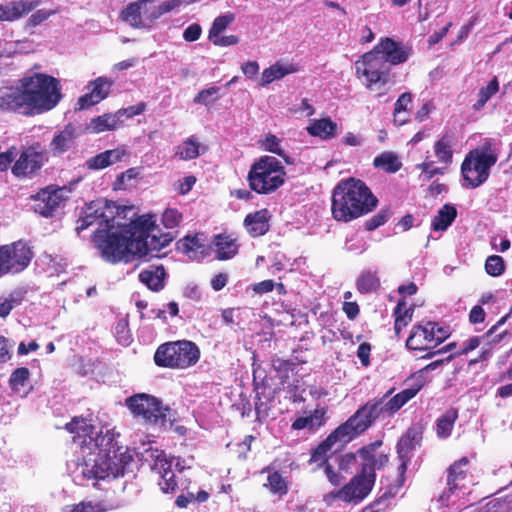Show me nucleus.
I'll list each match as a JSON object with an SVG mask.
<instances>
[{
    "label": "nucleus",
    "mask_w": 512,
    "mask_h": 512,
    "mask_svg": "<svg viewBox=\"0 0 512 512\" xmlns=\"http://www.w3.org/2000/svg\"><path fill=\"white\" fill-rule=\"evenodd\" d=\"M380 445L381 442H375L358 450V455L362 460V464L370 463V465L373 467V473H375V469L381 468L388 462V457L386 455H375L374 453L375 449Z\"/></svg>",
    "instance_id": "f704fd0d"
},
{
    "label": "nucleus",
    "mask_w": 512,
    "mask_h": 512,
    "mask_svg": "<svg viewBox=\"0 0 512 512\" xmlns=\"http://www.w3.org/2000/svg\"><path fill=\"white\" fill-rule=\"evenodd\" d=\"M376 474L373 473V467L370 463L362 464L361 472L355 475L341 489L330 492L326 500L339 499L346 503L358 504L362 502L372 491L375 484Z\"/></svg>",
    "instance_id": "f8f14e48"
},
{
    "label": "nucleus",
    "mask_w": 512,
    "mask_h": 512,
    "mask_svg": "<svg viewBox=\"0 0 512 512\" xmlns=\"http://www.w3.org/2000/svg\"><path fill=\"white\" fill-rule=\"evenodd\" d=\"M29 376L30 371L28 368L20 367L15 369L9 379L11 390L21 397L26 396L30 391Z\"/></svg>",
    "instance_id": "72a5a7b5"
},
{
    "label": "nucleus",
    "mask_w": 512,
    "mask_h": 512,
    "mask_svg": "<svg viewBox=\"0 0 512 512\" xmlns=\"http://www.w3.org/2000/svg\"><path fill=\"white\" fill-rule=\"evenodd\" d=\"M296 71L297 67L294 64L277 61L270 67L263 70L259 85L265 87L276 80H280L289 74L295 73Z\"/></svg>",
    "instance_id": "bb28decb"
},
{
    "label": "nucleus",
    "mask_w": 512,
    "mask_h": 512,
    "mask_svg": "<svg viewBox=\"0 0 512 512\" xmlns=\"http://www.w3.org/2000/svg\"><path fill=\"white\" fill-rule=\"evenodd\" d=\"M325 414V407H316L310 414L298 417L292 423V428L294 430L308 429L312 431L324 424Z\"/></svg>",
    "instance_id": "c756f323"
},
{
    "label": "nucleus",
    "mask_w": 512,
    "mask_h": 512,
    "mask_svg": "<svg viewBox=\"0 0 512 512\" xmlns=\"http://www.w3.org/2000/svg\"><path fill=\"white\" fill-rule=\"evenodd\" d=\"M363 432V428L355 426L351 418H349L345 423L340 425L334 432H332L325 441H323L312 453L311 462L318 463L322 465L326 462L328 457V452L331 450L332 446L339 443H347L357 437L359 434Z\"/></svg>",
    "instance_id": "2eb2a0df"
},
{
    "label": "nucleus",
    "mask_w": 512,
    "mask_h": 512,
    "mask_svg": "<svg viewBox=\"0 0 512 512\" xmlns=\"http://www.w3.org/2000/svg\"><path fill=\"white\" fill-rule=\"evenodd\" d=\"M195 183V176L188 175L177 181V183L175 184V189L178 191L179 194L185 195L193 188Z\"/></svg>",
    "instance_id": "052dcab7"
},
{
    "label": "nucleus",
    "mask_w": 512,
    "mask_h": 512,
    "mask_svg": "<svg viewBox=\"0 0 512 512\" xmlns=\"http://www.w3.org/2000/svg\"><path fill=\"white\" fill-rule=\"evenodd\" d=\"M1 249L5 256L8 273L21 272L31 261L32 253L26 243L19 241L11 246H2Z\"/></svg>",
    "instance_id": "6ab92c4d"
},
{
    "label": "nucleus",
    "mask_w": 512,
    "mask_h": 512,
    "mask_svg": "<svg viewBox=\"0 0 512 512\" xmlns=\"http://www.w3.org/2000/svg\"><path fill=\"white\" fill-rule=\"evenodd\" d=\"M306 130L311 136L327 140L336 136L337 124L330 118L312 119Z\"/></svg>",
    "instance_id": "c85d7f7f"
},
{
    "label": "nucleus",
    "mask_w": 512,
    "mask_h": 512,
    "mask_svg": "<svg viewBox=\"0 0 512 512\" xmlns=\"http://www.w3.org/2000/svg\"><path fill=\"white\" fill-rule=\"evenodd\" d=\"M457 215L456 209L450 205H444L432 220V228L435 231L446 230L454 221Z\"/></svg>",
    "instance_id": "58836bf2"
},
{
    "label": "nucleus",
    "mask_w": 512,
    "mask_h": 512,
    "mask_svg": "<svg viewBox=\"0 0 512 512\" xmlns=\"http://www.w3.org/2000/svg\"><path fill=\"white\" fill-rule=\"evenodd\" d=\"M395 325L394 329L396 334H400L401 330L406 327L412 320L413 308L408 306L406 302L399 301L395 311Z\"/></svg>",
    "instance_id": "ea45409f"
},
{
    "label": "nucleus",
    "mask_w": 512,
    "mask_h": 512,
    "mask_svg": "<svg viewBox=\"0 0 512 512\" xmlns=\"http://www.w3.org/2000/svg\"><path fill=\"white\" fill-rule=\"evenodd\" d=\"M501 145L495 139H485L464 158L461 165L463 186L477 188L490 175V169L496 164L500 155Z\"/></svg>",
    "instance_id": "39448f33"
},
{
    "label": "nucleus",
    "mask_w": 512,
    "mask_h": 512,
    "mask_svg": "<svg viewBox=\"0 0 512 512\" xmlns=\"http://www.w3.org/2000/svg\"><path fill=\"white\" fill-rule=\"evenodd\" d=\"M416 168L421 170L420 178L424 181L430 180L435 175L444 174V169L435 166L433 161H425L423 163L417 164Z\"/></svg>",
    "instance_id": "864d4df0"
},
{
    "label": "nucleus",
    "mask_w": 512,
    "mask_h": 512,
    "mask_svg": "<svg viewBox=\"0 0 512 512\" xmlns=\"http://www.w3.org/2000/svg\"><path fill=\"white\" fill-rule=\"evenodd\" d=\"M126 405L134 415L142 417L149 424L160 428L167 424L169 409L163 407L160 401L153 396L138 394L128 398Z\"/></svg>",
    "instance_id": "4468645a"
},
{
    "label": "nucleus",
    "mask_w": 512,
    "mask_h": 512,
    "mask_svg": "<svg viewBox=\"0 0 512 512\" xmlns=\"http://www.w3.org/2000/svg\"><path fill=\"white\" fill-rule=\"evenodd\" d=\"M166 272L163 266L150 267L139 274L140 281L153 291L164 287Z\"/></svg>",
    "instance_id": "2f4dec72"
},
{
    "label": "nucleus",
    "mask_w": 512,
    "mask_h": 512,
    "mask_svg": "<svg viewBox=\"0 0 512 512\" xmlns=\"http://www.w3.org/2000/svg\"><path fill=\"white\" fill-rule=\"evenodd\" d=\"M458 417L457 411L450 409L443 414L436 423V432L440 438L450 436L454 423Z\"/></svg>",
    "instance_id": "a19ab883"
},
{
    "label": "nucleus",
    "mask_w": 512,
    "mask_h": 512,
    "mask_svg": "<svg viewBox=\"0 0 512 512\" xmlns=\"http://www.w3.org/2000/svg\"><path fill=\"white\" fill-rule=\"evenodd\" d=\"M206 148L197 140L195 136H191L181 142L175 150V154L182 160H192L204 153Z\"/></svg>",
    "instance_id": "473e14b6"
},
{
    "label": "nucleus",
    "mask_w": 512,
    "mask_h": 512,
    "mask_svg": "<svg viewBox=\"0 0 512 512\" xmlns=\"http://www.w3.org/2000/svg\"><path fill=\"white\" fill-rule=\"evenodd\" d=\"M499 89V84L496 78H493L485 87H482L478 93V99L474 104V108L476 110H480L484 107L487 101L497 93Z\"/></svg>",
    "instance_id": "49530a36"
},
{
    "label": "nucleus",
    "mask_w": 512,
    "mask_h": 512,
    "mask_svg": "<svg viewBox=\"0 0 512 512\" xmlns=\"http://www.w3.org/2000/svg\"><path fill=\"white\" fill-rule=\"evenodd\" d=\"M358 457V453H348L340 456L338 461L339 470L344 471L346 473L351 472L352 467L357 463Z\"/></svg>",
    "instance_id": "bf43d9fd"
},
{
    "label": "nucleus",
    "mask_w": 512,
    "mask_h": 512,
    "mask_svg": "<svg viewBox=\"0 0 512 512\" xmlns=\"http://www.w3.org/2000/svg\"><path fill=\"white\" fill-rule=\"evenodd\" d=\"M373 50L378 51L377 54L381 55V58L386 61L389 68L392 65L406 62L410 57V49L408 47L388 37L381 39Z\"/></svg>",
    "instance_id": "aec40b11"
},
{
    "label": "nucleus",
    "mask_w": 512,
    "mask_h": 512,
    "mask_svg": "<svg viewBox=\"0 0 512 512\" xmlns=\"http://www.w3.org/2000/svg\"><path fill=\"white\" fill-rule=\"evenodd\" d=\"M77 137L76 128L73 125H67L58 131L49 144V150L53 155H60L68 151Z\"/></svg>",
    "instance_id": "393cba45"
},
{
    "label": "nucleus",
    "mask_w": 512,
    "mask_h": 512,
    "mask_svg": "<svg viewBox=\"0 0 512 512\" xmlns=\"http://www.w3.org/2000/svg\"><path fill=\"white\" fill-rule=\"evenodd\" d=\"M423 386L424 381L419 380L418 383H413L411 387L403 389L392 398L388 399L385 395L378 401L365 404L350 418L355 426L357 428L361 426L364 432L376 418L391 416L399 411L409 400L417 395Z\"/></svg>",
    "instance_id": "0eeeda50"
},
{
    "label": "nucleus",
    "mask_w": 512,
    "mask_h": 512,
    "mask_svg": "<svg viewBox=\"0 0 512 512\" xmlns=\"http://www.w3.org/2000/svg\"><path fill=\"white\" fill-rule=\"evenodd\" d=\"M270 213L261 209L248 214L244 219V226L252 237L264 235L269 230Z\"/></svg>",
    "instance_id": "a878e982"
},
{
    "label": "nucleus",
    "mask_w": 512,
    "mask_h": 512,
    "mask_svg": "<svg viewBox=\"0 0 512 512\" xmlns=\"http://www.w3.org/2000/svg\"><path fill=\"white\" fill-rule=\"evenodd\" d=\"M261 146L265 151L276 154L284 158L286 162H289L288 156L286 155L285 151L281 148V140L277 136L273 134L267 135L262 140Z\"/></svg>",
    "instance_id": "de8ad7c7"
},
{
    "label": "nucleus",
    "mask_w": 512,
    "mask_h": 512,
    "mask_svg": "<svg viewBox=\"0 0 512 512\" xmlns=\"http://www.w3.org/2000/svg\"><path fill=\"white\" fill-rule=\"evenodd\" d=\"M485 271L492 277H498L505 271V263L501 256L491 255L485 261Z\"/></svg>",
    "instance_id": "09e8293b"
},
{
    "label": "nucleus",
    "mask_w": 512,
    "mask_h": 512,
    "mask_svg": "<svg viewBox=\"0 0 512 512\" xmlns=\"http://www.w3.org/2000/svg\"><path fill=\"white\" fill-rule=\"evenodd\" d=\"M265 485L273 493H278L280 495L287 493V483L282 475L276 471L268 475L267 483Z\"/></svg>",
    "instance_id": "8fccbe9b"
},
{
    "label": "nucleus",
    "mask_w": 512,
    "mask_h": 512,
    "mask_svg": "<svg viewBox=\"0 0 512 512\" xmlns=\"http://www.w3.org/2000/svg\"><path fill=\"white\" fill-rule=\"evenodd\" d=\"M127 155V151L123 147L106 150L101 152L86 161V166L91 170H100L108 166L116 164Z\"/></svg>",
    "instance_id": "b1692460"
},
{
    "label": "nucleus",
    "mask_w": 512,
    "mask_h": 512,
    "mask_svg": "<svg viewBox=\"0 0 512 512\" xmlns=\"http://www.w3.org/2000/svg\"><path fill=\"white\" fill-rule=\"evenodd\" d=\"M373 165L387 173H396L401 169L402 162L396 153L385 151L374 158Z\"/></svg>",
    "instance_id": "c9c22d12"
},
{
    "label": "nucleus",
    "mask_w": 512,
    "mask_h": 512,
    "mask_svg": "<svg viewBox=\"0 0 512 512\" xmlns=\"http://www.w3.org/2000/svg\"><path fill=\"white\" fill-rule=\"evenodd\" d=\"M422 440V431L419 426L410 427L407 432L400 438L397 445V452L401 463L399 472L402 475L410 461L411 453L420 445Z\"/></svg>",
    "instance_id": "412c9836"
},
{
    "label": "nucleus",
    "mask_w": 512,
    "mask_h": 512,
    "mask_svg": "<svg viewBox=\"0 0 512 512\" xmlns=\"http://www.w3.org/2000/svg\"><path fill=\"white\" fill-rule=\"evenodd\" d=\"M7 110L36 115L53 109L60 101L61 85L53 76L28 72L15 87L4 89Z\"/></svg>",
    "instance_id": "7ed1b4c3"
},
{
    "label": "nucleus",
    "mask_w": 512,
    "mask_h": 512,
    "mask_svg": "<svg viewBox=\"0 0 512 512\" xmlns=\"http://www.w3.org/2000/svg\"><path fill=\"white\" fill-rule=\"evenodd\" d=\"M143 458L151 462V467L160 475L159 486L164 493L174 492L177 487L175 472H182L190 465L179 457L169 456L164 451L148 448Z\"/></svg>",
    "instance_id": "9d476101"
},
{
    "label": "nucleus",
    "mask_w": 512,
    "mask_h": 512,
    "mask_svg": "<svg viewBox=\"0 0 512 512\" xmlns=\"http://www.w3.org/2000/svg\"><path fill=\"white\" fill-rule=\"evenodd\" d=\"M234 20L235 15L230 12L216 17L209 30L208 38L213 39L215 36L221 34Z\"/></svg>",
    "instance_id": "a18cd8bd"
},
{
    "label": "nucleus",
    "mask_w": 512,
    "mask_h": 512,
    "mask_svg": "<svg viewBox=\"0 0 512 512\" xmlns=\"http://www.w3.org/2000/svg\"><path fill=\"white\" fill-rule=\"evenodd\" d=\"M146 105L144 103H138L137 105L129 106L127 108L119 109L115 112L120 126H122L124 118H131L144 112Z\"/></svg>",
    "instance_id": "6e6d98bb"
},
{
    "label": "nucleus",
    "mask_w": 512,
    "mask_h": 512,
    "mask_svg": "<svg viewBox=\"0 0 512 512\" xmlns=\"http://www.w3.org/2000/svg\"><path fill=\"white\" fill-rule=\"evenodd\" d=\"M377 198L358 179L342 180L333 191L332 215L335 220L349 222L372 211Z\"/></svg>",
    "instance_id": "20e7f679"
},
{
    "label": "nucleus",
    "mask_w": 512,
    "mask_h": 512,
    "mask_svg": "<svg viewBox=\"0 0 512 512\" xmlns=\"http://www.w3.org/2000/svg\"><path fill=\"white\" fill-rule=\"evenodd\" d=\"M467 465L468 459L463 457L449 468L447 479L448 488L439 498L442 504L449 505L453 495L458 496L459 492H462V494L466 493L467 487L464 481L466 479ZM453 502L454 501H452V503Z\"/></svg>",
    "instance_id": "f3484780"
},
{
    "label": "nucleus",
    "mask_w": 512,
    "mask_h": 512,
    "mask_svg": "<svg viewBox=\"0 0 512 512\" xmlns=\"http://www.w3.org/2000/svg\"><path fill=\"white\" fill-rule=\"evenodd\" d=\"M449 337L448 329L435 322L415 325L406 340V347L414 351H429Z\"/></svg>",
    "instance_id": "ddd939ff"
},
{
    "label": "nucleus",
    "mask_w": 512,
    "mask_h": 512,
    "mask_svg": "<svg viewBox=\"0 0 512 512\" xmlns=\"http://www.w3.org/2000/svg\"><path fill=\"white\" fill-rule=\"evenodd\" d=\"M106 508L101 502L82 501L78 504L67 506L64 512H104Z\"/></svg>",
    "instance_id": "3c124183"
},
{
    "label": "nucleus",
    "mask_w": 512,
    "mask_h": 512,
    "mask_svg": "<svg viewBox=\"0 0 512 512\" xmlns=\"http://www.w3.org/2000/svg\"><path fill=\"white\" fill-rule=\"evenodd\" d=\"M379 287L380 279L377 272L370 269L363 270L356 280V288L361 294L373 293Z\"/></svg>",
    "instance_id": "e433bc0d"
},
{
    "label": "nucleus",
    "mask_w": 512,
    "mask_h": 512,
    "mask_svg": "<svg viewBox=\"0 0 512 512\" xmlns=\"http://www.w3.org/2000/svg\"><path fill=\"white\" fill-rule=\"evenodd\" d=\"M41 0H15L0 4V21H14L38 7Z\"/></svg>",
    "instance_id": "5701e85b"
},
{
    "label": "nucleus",
    "mask_w": 512,
    "mask_h": 512,
    "mask_svg": "<svg viewBox=\"0 0 512 512\" xmlns=\"http://www.w3.org/2000/svg\"><path fill=\"white\" fill-rule=\"evenodd\" d=\"M412 102V95L410 93H403L397 99L394 108V122L398 125L406 123L407 118L403 115L407 111L408 106Z\"/></svg>",
    "instance_id": "c03bdc74"
},
{
    "label": "nucleus",
    "mask_w": 512,
    "mask_h": 512,
    "mask_svg": "<svg viewBox=\"0 0 512 512\" xmlns=\"http://www.w3.org/2000/svg\"><path fill=\"white\" fill-rule=\"evenodd\" d=\"M17 154L18 152L15 147H11L6 152L0 154V172L7 170Z\"/></svg>",
    "instance_id": "0e129e2a"
},
{
    "label": "nucleus",
    "mask_w": 512,
    "mask_h": 512,
    "mask_svg": "<svg viewBox=\"0 0 512 512\" xmlns=\"http://www.w3.org/2000/svg\"><path fill=\"white\" fill-rule=\"evenodd\" d=\"M120 127L119 121L115 113H106L98 117L92 118L86 126L89 133L99 134L112 131Z\"/></svg>",
    "instance_id": "7c9ffc66"
},
{
    "label": "nucleus",
    "mask_w": 512,
    "mask_h": 512,
    "mask_svg": "<svg viewBox=\"0 0 512 512\" xmlns=\"http://www.w3.org/2000/svg\"><path fill=\"white\" fill-rule=\"evenodd\" d=\"M179 251L188 257H194L198 251H202L203 245L198 236H186L177 243Z\"/></svg>",
    "instance_id": "37998d69"
},
{
    "label": "nucleus",
    "mask_w": 512,
    "mask_h": 512,
    "mask_svg": "<svg viewBox=\"0 0 512 512\" xmlns=\"http://www.w3.org/2000/svg\"><path fill=\"white\" fill-rule=\"evenodd\" d=\"M202 28L199 24L193 23L189 25L183 32V38L187 42H194L201 36Z\"/></svg>",
    "instance_id": "338daca9"
},
{
    "label": "nucleus",
    "mask_w": 512,
    "mask_h": 512,
    "mask_svg": "<svg viewBox=\"0 0 512 512\" xmlns=\"http://www.w3.org/2000/svg\"><path fill=\"white\" fill-rule=\"evenodd\" d=\"M275 288V282L273 280H264L252 285V290L255 294H265L273 291Z\"/></svg>",
    "instance_id": "774afa93"
},
{
    "label": "nucleus",
    "mask_w": 512,
    "mask_h": 512,
    "mask_svg": "<svg viewBox=\"0 0 512 512\" xmlns=\"http://www.w3.org/2000/svg\"><path fill=\"white\" fill-rule=\"evenodd\" d=\"M213 247L219 260L231 259L238 252L236 239L230 235H216L213 240Z\"/></svg>",
    "instance_id": "cd10ccee"
},
{
    "label": "nucleus",
    "mask_w": 512,
    "mask_h": 512,
    "mask_svg": "<svg viewBox=\"0 0 512 512\" xmlns=\"http://www.w3.org/2000/svg\"><path fill=\"white\" fill-rule=\"evenodd\" d=\"M115 335L117 341L123 345L127 346L130 344L131 335L128 327V323L125 320H120L115 326Z\"/></svg>",
    "instance_id": "4d7b16f0"
},
{
    "label": "nucleus",
    "mask_w": 512,
    "mask_h": 512,
    "mask_svg": "<svg viewBox=\"0 0 512 512\" xmlns=\"http://www.w3.org/2000/svg\"><path fill=\"white\" fill-rule=\"evenodd\" d=\"M74 434L78 446L76 458L67 464L74 483L85 485L89 481L123 476L132 462V454L126 446L119 445L120 436L108 423L97 427L92 418L74 417L65 426Z\"/></svg>",
    "instance_id": "f03ea898"
},
{
    "label": "nucleus",
    "mask_w": 512,
    "mask_h": 512,
    "mask_svg": "<svg viewBox=\"0 0 512 512\" xmlns=\"http://www.w3.org/2000/svg\"><path fill=\"white\" fill-rule=\"evenodd\" d=\"M183 6L181 0H167L154 6V12L151 14L152 19H159L162 15L177 10Z\"/></svg>",
    "instance_id": "603ef678"
},
{
    "label": "nucleus",
    "mask_w": 512,
    "mask_h": 512,
    "mask_svg": "<svg viewBox=\"0 0 512 512\" xmlns=\"http://www.w3.org/2000/svg\"><path fill=\"white\" fill-rule=\"evenodd\" d=\"M39 149L40 145L36 144L21 153L19 159L12 167V172L15 176H29L41 168L46 159L44 152Z\"/></svg>",
    "instance_id": "a211bd4d"
},
{
    "label": "nucleus",
    "mask_w": 512,
    "mask_h": 512,
    "mask_svg": "<svg viewBox=\"0 0 512 512\" xmlns=\"http://www.w3.org/2000/svg\"><path fill=\"white\" fill-rule=\"evenodd\" d=\"M434 152L439 162L450 164L453 154L449 137L445 136L439 139L434 145Z\"/></svg>",
    "instance_id": "79ce46f5"
},
{
    "label": "nucleus",
    "mask_w": 512,
    "mask_h": 512,
    "mask_svg": "<svg viewBox=\"0 0 512 512\" xmlns=\"http://www.w3.org/2000/svg\"><path fill=\"white\" fill-rule=\"evenodd\" d=\"M373 49L354 62L356 78L369 90H379L390 83L391 68Z\"/></svg>",
    "instance_id": "1a4fd4ad"
},
{
    "label": "nucleus",
    "mask_w": 512,
    "mask_h": 512,
    "mask_svg": "<svg viewBox=\"0 0 512 512\" xmlns=\"http://www.w3.org/2000/svg\"><path fill=\"white\" fill-rule=\"evenodd\" d=\"M72 185L69 186H47L32 196L34 200V211L44 217L52 216L53 213L65 202L72 192Z\"/></svg>",
    "instance_id": "dca6fc26"
},
{
    "label": "nucleus",
    "mask_w": 512,
    "mask_h": 512,
    "mask_svg": "<svg viewBox=\"0 0 512 512\" xmlns=\"http://www.w3.org/2000/svg\"><path fill=\"white\" fill-rule=\"evenodd\" d=\"M215 46L228 47L236 45L239 42V38L236 35L221 36V34L215 36L213 39H209Z\"/></svg>",
    "instance_id": "69168bd1"
},
{
    "label": "nucleus",
    "mask_w": 512,
    "mask_h": 512,
    "mask_svg": "<svg viewBox=\"0 0 512 512\" xmlns=\"http://www.w3.org/2000/svg\"><path fill=\"white\" fill-rule=\"evenodd\" d=\"M286 171L282 163L273 156H261L248 173L250 188L259 194H270L285 182Z\"/></svg>",
    "instance_id": "6e6552de"
},
{
    "label": "nucleus",
    "mask_w": 512,
    "mask_h": 512,
    "mask_svg": "<svg viewBox=\"0 0 512 512\" xmlns=\"http://www.w3.org/2000/svg\"><path fill=\"white\" fill-rule=\"evenodd\" d=\"M219 92L218 87H210L208 89L200 91L194 98L195 103L208 105L211 102V98Z\"/></svg>",
    "instance_id": "e2e57ef3"
},
{
    "label": "nucleus",
    "mask_w": 512,
    "mask_h": 512,
    "mask_svg": "<svg viewBox=\"0 0 512 512\" xmlns=\"http://www.w3.org/2000/svg\"><path fill=\"white\" fill-rule=\"evenodd\" d=\"M501 145L495 139H485L464 158L461 165L463 186L477 188L490 175V169L496 164L500 155Z\"/></svg>",
    "instance_id": "423d86ee"
},
{
    "label": "nucleus",
    "mask_w": 512,
    "mask_h": 512,
    "mask_svg": "<svg viewBox=\"0 0 512 512\" xmlns=\"http://www.w3.org/2000/svg\"><path fill=\"white\" fill-rule=\"evenodd\" d=\"M112 85V80L102 76L91 81L87 86L89 92L78 99L79 108L86 109L100 103L110 93Z\"/></svg>",
    "instance_id": "4be33fe9"
},
{
    "label": "nucleus",
    "mask_w": 512,
    "mask_h": 512,
    "mask_svg": "<svg viewBox=\"0 0 512 512\" xmlns=\"http://www.w3.org/2000/svg\"><path fill=\"white\" fill-rule=\"evenodd\" d=\"M452 357H453V355H449L445 359L435 360V361L431 362L430 364L426 365L424 368H422L421 370H419L417 373H415L412 376L413 383H418L419 380H423L425 382L424 373H428L430 371L438 369L439 367H441L443 365L444 362H449L452 359Z\"/></svg>",
    "instance_id": "13d9d810"
},
{
    "label": "nucleus",
    "mask_w": 512,
    "mask_h": 512,
    "mask_svg": "<svg viewBox=\"0 0 512 512\" xmlns=\"http://www.w3.org/2000/svg\"><path fill=\"white\" fill-rule=\"evenodd\" d=\"M24 299L22 290H13L0 294V318L5 319L11 311L19 306Z\"/></svg>",
    "instance_id": "4c0bfd02"
},
{
    "label": "nucleus",
    "mask_w": 512,
    "mask_h": 512,
    "mask_svg": "<svg viewBox=\"0 0 512 512\" xmlns=\"http://www.w3.org/2000/svg\"><path fill=\"white\" fill-rule=\"evenodd\" d=\"M198 347L191 341H176L162 344L155 352L154 360L158 366L184 369L199 360Z\"/></svg>",
    "instance_id": "9b49d317"
},
{
    "label": "nucleus",
    "mask_w": 512,
    "mask_h": 512,
    "mask_svg": "<svg viewBox=\"0 0 512 512\" xmlns=\"http://www.w3.org/2000/svg\"><path fill=\"white\" fill-rule=\"evenodd\" d=\"M182 219V214L175 208H167L162 215V223L168 229L178 227Z\"/></svg>",
    "instance_id": "5fc2aeb1"
},
{
    "label": "nucleus",
    "mask_w": 512,
    "mask_h": 512,
    "mask_svg": "<svg viewBox=\"0 0 512 512\" xmlns=\"http://www.w3.org/2000/svg\"><path fill=\"white\" fill-rule=\"evenodd\" d=\"M184 297L199 302L202 298V291L196 283H188L183 289Z\"/></svg>",
    "instance_id": "680f3d73"
},
{
    "label": "nucleus",
    "mask_w": 512,
    "mask_h": 512,
    "mask_svg": "<svg viewBox=\"0 0 512 512\" xmlns=\"http://www.w3.org/2000/svg\"><path fill=\"white\" fill-rule=\"evenodd\" d=\"M113 202H92L78 221V232L95 227L93 242L103 259L111 263H129L135 258L160 257L174 239L170 232L160 233L153 214L138 216L128 224L116 221Z\"/></svg>",
    "instance_id": "f257e3e1"
}]
</instances>
